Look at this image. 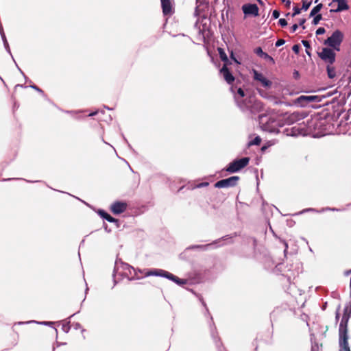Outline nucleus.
Returning a JSON list of instances; mask_svg holds the SVG:
<instances>
[{
	"label": "nucleus",
	"instance_id": "50",
	"mask_svg": "<svg viewBox=\"0 0 351 351\" xmlns=\"http://www.w3.org/2000/svg\"><path fill=\"white\" fill-rule=\"evenodd\" d=\"M1 33H4V32L3 27L0 25V34H1Z\"/></svg>",
	"mask_w": 351,
	"mask_h": 351
},
{
	"label": "nucleus",
	"instance_id": "14",
	"mask_svg": "<svg viewBox=\"0 0 351 351\" xmlns=\"http://www.w3.org/2000/svg\"><path fill=\"white\" fill-rule=\"evenodd\" d=\"M228 239L229 238H228L227 236H226V237L222 238V239ZM221 240V239H219V240H217V241H214L213 243H209V244H206V245H193V246H191L189 248L190 249H202V250H207L208 248V247L215 245V244H217L219 242H220Z\"/></svg>",
	"mask_w": 351,
	"mask_h": 351
},
{
	"label": "nucleus",
	"instance_id": "25",
	"mask_svg": "<svg viewBox=\"0 0 351 351\" xmlns=\"http://www.w3.org/2000/svg\"><path fill=\"white\" fill-rule=\"evenodd\" d=\"M202 305L205 307V313L207 314L208 315V317H210V324H213V317L212 316H210V313H209V311H208V308H207L206 306V304L205 303V302L203 300L202 298H200L199 299Z\"/></svg>",
	"mask_w": 351,
	"mask_h": 351
},
{
	"label": "nucleus",
	"instance_id": "33",
	"mask_svg": "<svg viewBox=\"0 0 351 351\" xmlns=\"http://www.w3.org/2000/svg\"><path fill=\"white\" fill-rule=\"evenodd\" d=\"M278 23L282 27H285L287 25V21L285 19H280L278 21Z\"/></svg>",
	"mask_w": 351,
	"mask_h": 351
},
{
	"label": "nucleus",
	"instance_id": "51",
	"mask_svg": "<svg viewBox=\"0 0 351 351\" xmlns=\"http://www.w3.org/2000/svg\"><path fill=\"white\" fill-rule=\"evenodd\" d=\"M97 113V112H94L93 113H90L88 116H90V117L93 116V115L96 114Z\"/></svg>",
	"mask_w": 351,
	"mask_h": 351
},
{
	"label": "nucleus",
	"instance_id": "6",
	"mask_svg": "<svg viewBox=\"0 0 351 351\" xmlns=\"http://www.w3.org/2000/svg\"><path fill=\"white\" fill-rule=\"evenodd\" d=\"M250 162L249 157H244L239 160H235L230 162L226 168V171L229 173H235L245 167Z\"/></svg>",
	"mask_w": 351,
	"mask_h": 351
},
{
	"label": "nucleus",
	"instance_id": "32",
	"mask_svg": "<svg viewBox=\"0 0 351 351\" xmlns=\"http://www.w3.org/2000/svg\"><path fill=\"white\" fill-rule=\"evenodd\" d=\"M285 43V40H283V39H278L276 41V43L275 44V46L278 47H280V46L283 45Z\"/></svg>",
	"mask_w": 351,
	"mask_h": 351
},
{
	"label": "nucleus",
	"instance_id": "10",
	"mask_svg": "<svg viewBox=\"0 0 351 351\" xmlns=\"http://www.w3.org/2000/svg\"><path fill=\"white\" fill-rule=\"evenodd\" d=\"M219 72L228 84H230L234 81V77L230 73L226 64L220 69Z\"/></svg>",
	"mask_w": 351,
	"mask_h": 351
},
{
	"label": "nucleus",
	"instance_id": "44",
	"mask_svg": "<svg viewBox=\"0 0 351 351\" xmlns=\"http://www.w3.org/2000/svg\"><path fill=\"white\" fill-rule=\"evenodd\" d=\"M73 326L76 330L81 328V325L79 323H75Z\"/></svg>",
	"mask_w": 351,
	"mask_h": 351
},
{
	"label": "nucleus",
	"instance_id": "49",
	"mask_svg": "<svg viewBox=\"0 0 351 351\" xmlns=\"http://www.w3.org/2000/svg\"><path fill=\"white\" fill-rule=\"evenodd\" d=\"M335 318H336V319H337V320H338V319H339V312H338V311L336 313Z\"/></svg>",
	"mask_w": 351,
	"mask_h": 351
},
{
	"label": "nucleus",
	"instance_id": "29",
	"mask_svg": "<svg viewBox=\"0 0 351 351\" xmlns=\"http://www.w3.org/2000/svg\"><path fill=\"white\" fill-rule=\"evenodd\" d=\"M322 14H316L315 15V17L313 20V25H317L318 24V23L322 20Z\"/></svg>",
	"mask_w": 351,
	"mask_h": 351
},
{
	"label": "nucleus",
	"instance_id": "13",
	"mask_svg": "<svg viewBox=\"0 0 351 351\" xmlns=\"http://www.w3.org/2000/svg\"><path fill=\"white\" fill-rule=\"evenodd\" d=\"M162 8V12L165 15L171 13V3L170 0H160Z\"/></svg>",
	"mask_w": 351,
	"mask_h": 351
},
{
	"label": "nucleus",
	"instance_id": "45",
	"mask_svg": "<svg viewBox=\"0 0 351 351\" xmlns=\"http://www.w3.org/2000/svg\"><path fill=\"white\" fill-rule=\"evenodd\" d=\"M326 210L338 211L339 210L335 208H326Z\"/></svg>",
	"mask_w": 351,
	"mask_h": 351
},
{
	"label": "nucleus",
	"instance_id": "9",
	"mask_svg": "<svg viewBox=\"0 0 351 351\" xmlns=\"http://www.w3.org/2000/svg\"><path fill=\"white\" fill-rule=\"evenodd\" d=\"M254 79V80L258 81L261 82V85L265 88H269L271 86L272 82L267 80L265 76L259 73L258 71L253 69L252 70Z\"/></svg>",
	"mask_w": 351,
	"mask_h": 351
},
{
	"label": "nucleus",
	"instance_id": "21",
	"mask_svg": "<svg viewBox=\"0 0 351 351\" xmlns=\"http://www.w3.org/2000/svg\"><path fill=\"white\" fill-rule=\"evenodd\" d=\"M1 38H2V40L3 42V45H4V47L6 49V51L9 53H11V51H10V46H9V44L8 43V40L6 39V37H5V33H1Z\"/></svg>",
	"mask_w": 351,
	"mask_h": 351
},
{
	"label": "nucleus",
	"instance_id": "30",
	"mask_svg": "<svg viewBox=\"0 0 351 351\" xmlns=\"http://www.w3.org/2000/svg\"><path fill=\"white\" fill-rule=\"evenodd\" d=\"M301 10H302V8H299L298 7L295 6L293 8V13L292 16H294L297 14H299L301 12Z\"/></svg>",
	"mask_w": 351,
	"mask_h": 351
},
{
	"label": "nucleus",
	"instance_id": "16",
	"mask_svg": "<svg viewBox=\"0 0 351 351\" xmlns=\"http://www.w3.org/2000/svg\"><path fill=\"white\" fill-rule=\"evenodd\" d=\"M97 213L99 214V215L101 218L105 219L106 220H107L109 222L112 223V222H117V220L116 219H114V217L110 216L108 213H107L104 210H99Z\"/></svg>",
	"mask_w": 351,
	"mask_h": 351
},
{
	"label": "nucleus",
	"instance_id": "38",
	"mask_svg": "<svg viewBox=\"0 0 351 351\" xmlns=\"http://www.w3.org/2000/svg\"><path fill=\"white\" fill-rule=\"evenodd\" d=\"M29 87L34 88V90H36L38 93H40L43 94V91L40 88H39L38 86H36V85H31V86H29Z\"/></svg>",
	"mask_w": 351,
	"mask_h": 351
},
{
	"label": "nucleus",
	"instance_id": "27",
	"mask_svg": "<svg viewBox=\"0 0 351 351\" xmlns=\"http://www.w3.org/2000/svg\"><path fill=\"white\" fill-rule=\"evenodd\" d=\"M237 95L239 96V97L237 96H235V99L238 98L239 100H245L243 99V97L245 96V93H244V90L241 88H239L237 89Z\"/></svg>",
	"mask_w": 351,
	"mask_h": 351
},
{
	"label": "nucleus",
	"instance_id": "53",
	"mask_svg": "<svg viewBox=\"0 0 351 351\" xmlns=\"http://www.w3.org/2000/svg\"><path fill=\"white\" fill-rule=\"evenodd\" d=\"M350 273H351V270L346 271V274L348 275V274H350Z\"/></svg>",
	"mask_w": 351,
	"mask_h": 351
},
{
	"label": "nucleus",
	"instance_id": "52",
	"mask_svg": "<svg viewBox=\"0 0 351 351\" xmlns=\"http://www.w3.org/2000/svg\"><path fill=\"white\" fill-rule=\"evenodd\" d=\"M306 53L310 56L311 53L308 51V49H306Z\"/></svg>",
	"mask_w": 351,
	"mask_h": 351
},
{
	"label": "nucleus",
	"instance_id": "56",
	"mask_svg": "<svg viewBox=\"0 0 351 351\" xmlns=\"http://www.w3.org/2000/svg\"><path fill=\"white\" fill-rule=\"evenodd\" d=\"M311 351H315V350L313 346L312 347Z\"/></svg>",
	"mask_w": 351,
	"mask_h": 351
},
{
	"label": "nucleus",
	"instance_id": "5",
	"mask_svg": "<svg viewBox=\"0 0 351 351\" xmlns=\"http://www.w3.org/2000/svg\"><path fill=\"white\" fill-rule=\"evenodd\" d=\"M318 57L326 64H334L336 60L335 50L329 47H324L317 52Z\"/></svg>",
	"mask_w": 351,
	"mask_h": 351
},
{
	"label": "nucleus",
	"instance_id": "4",
	"mask_svg": "<svg viewBox=\"0 0 351 351\" xmlns=\"http://www.w3.org/2000/svg\"><path fill=\"white\" fill-rule=\"evenodd\" d=\"M343 40V34L339 29L333 32L332 35L324 41V45H328L329 48L333 49L337 51H340V46Z\"/></svg>",
	"mask_w": 351,
	"mask_h": 351
},
{
	"label": "nucleus",
	"instance_id": "31",
	"mask_svg": "<svg viewBox=\"0 0 351 351\" xmlns=\"http://www.w3.org/2000/svg\"><path fill=\"white\" fill-rule=\"evenodd\" d=\"M302 43L303 45V46L306 48V49H308L311 48V45H310L309 41L303 40H302Z\"/></svg>",
	"mask_w": 351,
	"mask_h": 351
},
{
	"label": "nucleus",
	"instance_id": "43",
	"mask_svg": "<svg viewBox=\"0 0 351 351\" xmlns=\"http://www.w3.org/2000/svg\"><path fill=\"white\" fill-rule=\"evenodd\" d=\"M230 57L236 63L240 64V62L234 57V54H233L232 51L231 52Z\"/></svg>",
	"mask_w": 351,
	"mask_h": 351
},
{
	"label": "nucleus",
	"instance_id": "40",
	"mask_svg": "<svg viewBox=\"0 0 351 351\" xmlns=\"http://www.w3.org/2000/svg\"><path fill=\"white\" fill-rule=\"evenodd\" d=\"M306 22V19H300V21H299V25L298 26H302V28L303 29H305V27L304 26V24Z\"/></svg>",
	"mask_w": 351,
	"mask_h": 351
},
{
	"label": "nucleus",
	"instance_id": "12",
	"mask_svg": "<svg viewBox=\"0 0 351 351\" xmlns=\"http://www.w3.org/2000/svg\"><path fill=\"white\" fill-rule=\"evenodd\" d=\"M333 2L337 3V8L334 10H330L331 12H340L348 10L350 8L347 0H333Z\"/></svg>",
	"mask_w": 351,
	"mask_h": 351
},
{
	"label": "nucleus",
	"instance_id": "22",
	"mask_svg": "<svg viewBox=\"0 0 351 351\" xmlns=\"http://www.w3.org/2000/svg\"><path fill=\"white\" fill-rule=\"evenodd\" d=\"M287 135L296 136L298 132V129L296 127H293L291 129H287Z\"/></svg>",
	"mask_w": 351,
	"mask_h": 351
},
{
	"label": "nucleus",
	"instance_id": "34",
	"mask_svg": "<svg viewBox=\"0 0 351 351\" xmlns=\"http://www.w3.org/2000/svg\"><path fill=\"white\" fill-rule=\"evenodd\" d=\"M325 32H326V29L324 27H319L316 30V34L317 35L324 34Z\"/></svg>",
	"mask_w": 351,
	"mask_h": 351
},
{
	"label": "nucleus",
	"instance_id": "36",
	"mask_svg": "<svg viewBox=\"0 0 351 351\" xmlns=\"http://www.w3.org/2000/svg\"><path fill=\"white\" fill-rule=\"evenodd\" d=\"M292 50L295 53H298L300 51V46L298 45H294L292 47Z\"/></svg>",
	"mask_w": 351,
	"mask_h": 351
},
{
	"label": "nucleus",
	"instance_id": "54",
	"mask_svg": "<svg viewBox=\"0 0 351 351\" xmlns=\"http://www.w3.org/2000/svg\"><path fill=\"white\" fill-rule=\"evenodd\" d=\"M40 324L47 325L49 323L48 322H41Z\"/></svg>",
	"mask_w": 351,
	"mask_h": 351
},
{
	"label": "nucleus",
	"instance_id": "24",
	"mask_svg": "<svg viewBox=\"0 0 351 351\" xmlns=\"http://www.w3.org/2000/svg\"><path fill=\"white\" fill-rule=\"evenodd\" d=\"M315 98H316V96H303L302 95L299 97V100L300 101L306 100L308 101H315Z\"/></svg>",
	"mask_w": 351,
	"mask_h": 351
},
{
	"label": "nucleus",
	"instance_id": "2",
	"mask_svg": "<svg viewBox=\"0 0 351 351\" xmlns=\"http://www.w3.org/2000/svg\"><path fill=\"white\" fill-rule=\"evenodd\" d=\"M236 102L241 110L248 116L254 115L263 109L262 102L256 99L254 96H250L245 100H239L236 98Z\"/></svg>",
	"mask_w": 351,
	"mask_h": 351
},
{
	"label": "nucleus",
	"instance_id": "19",
	"mask_svg": "<svg viewBox=\"0 0 351 351\" xmlns=\"http://www.w3.org/2000/svg\"><path fill=\"white\" fill-rule=\"evenodd\" d=\"M203 5V1L202 0H196V6L195 8L194 15L195 16H200L202 9L201 6Z\"/></svg>",
	"mask_w": 351,
	"mask_h": 351
},
{
	"label": "nucleus",
	"instance_id": "55",
	"mask_svg": "<svg viewBox=\"0 0 351 351\" xmlns=\"http://www.w3.org/2000/svg\"><path fill=\"white\" fill-rule=\"evenodd\" d=\"M257 1L260 3V4H262L263 3V1L261 0H257Z\"/></svg>",
	"mask_w": 351,
	"mask_h": 351
},
{
	"label": "nucleus",
	"instance_id": "11",
	"mask_svg": "<svg viewBox=\"0 0 351 351\" xmlns=\"http://www.w3.org/2000/svg\"><path fill=\"white\" fill-rule=\"evenodd\" d=\"M127 208V204L121 202H114L110 207L111 211L116 215L123 213Z\"/></svg>",
	"mask_w": 351,
	"mask_h": 351
},
{
	"label": "nucleus",
	"instance_id": "7",
	"mask_svg": "<svg viewBox=\"0 0 351 351\" xmlns=\"http://www.w3.org/2000/svg\"><path fill=\"white\" fill-rule=\"evenodd\" d=\"M239 180V177L237 176H231L228 178L221 180L217 182L215 184V186L218 189L222 188H228L235 186L238 181Z\"/></svg>",
	"mask_w": 351,
	"mask_h": 351
},
{
	"label": "nucleus",
	"instance_id": "15",
	"mask_svg": "<svg viewBox=\"0 0 351 351\" xmlns=\"http://www.w3.org/2000/svg\"><path fill=\"white\" fill-rule=\"evenodd\" d=\"M332 64H326L327 75L330 79H334L337 76L336 69Z\"/></svg>",
	"mask_w": 351,
	"mask_h": 351
},
{
	"label": "nucleus",
	"instance_id": "42",
	"mask_svg": "<svg viewBox=\"0 0 351 351\" xmlns=\"http://www.w3.org/2000/svg\"><path fill=\"white\" fill-rule=\"evenodd\" d=\"M282 243L284 244L285 245V253H286V252L287 251V249H288V244L285 241H282Z\"/></svg>",
	"mask_w": 351,
	"mask_h": 351
},
{
	"label": "nucleus",
	"instance_id": "8",
	"mask_svg": "<svg viewBox=\"0 0 351 351\" xmlns=\"http://www.w3.org/2000/svg\"><path fill=\"white\" fill-rule=\"evenodd\" d=\"M242 10L246 16H258V7L254 3H246L242 5Z\"/></svg>",
	"mask_w": 351,
	"mask_h": 351
},
{
	"label": "nucleus",
	"instance_id": "17",
	"mask_svg": "<svg viewBox=\"0 0 351 351\" xmlns=\"http://www.w3.org/2000/svg\"><path fill=\"white\" fill-rule=\"evenodd\" d=\"M255 53H256L260 57L265 58V59H269L271 60H273V58L269 56L267 53L264 52L261 47H257L254 49Z\"/></svg>",
	"mask_w": 351,
	"mask_h": 351
},
{
	"label": "nucleus",
	"instance_id": "20",
	"mask_svg": "<svg viewBox=\"0 0 351 351\" xmlns=\"http://www.w3.org/2000/svg\"><path fill=\"white\" fill-rule=\"evenodd\" d=\"M323 7V5L322 3H319L318 5H317L316 6H315L311 11L310 12V17H312V16H314L315 15H316L320 10Z\"/></svg>",
	"mask_w": 351,
	"mask_h": 351
},
{
	"label": "nucleus",
	"instance_id": "48",
	"mask_svg": "<svg viewBox=\"0 0 351 351\" xmlns=\"http://www.w3.org/2000/svg\"><path fill=\"white\" fill-rule=\"evenodd\" d=\"M208 185V182H204V183H201L200 184H199L197 186V187H201V186H207Z\"/></svg>",
	"mask_w": 351,
	"mask_h": 351
},
{
	"label": "nucleus",
	"instance_id": "47",
	"mask_svg": "<svg viewBox=\"0 0 351 351\" xmlns=\"http://www.w3.org/2000/svg\"><path fill=\"white\" fill-rule=\"evenodd\" d=\"M293 75L295 78L298 77H299V72L297 71H295L294 73H293Z\"/></svg>",
	"mask_w": 351,
	"mask_h": 351
},
{
	"label": "nucleus",
	"instance_id": "1",
	"mask_svg": "<svg viewBox=\"0 0 351 351\" xmlns=\"http://www.w3.org/2000/svg\"><path fill=\"white\" fill-rule=\"evenodd\" d=\"M121 267L123 269L125 270L124 274L130 276V280L141 279L143 276L147 277L150 276H155L166 278L179 285H184L186 283V280L180 279L171 273L163 269H156L154 270L147 271L143 273L141 270H136L127 263H123Z\"/></svg>",
	"mask_w": 351,
	"mask_h": 351
},
{
	"label": "nucleus",
	"instance_id": "41",
	"mask_svg": "<svg viewBox=\"0 0 351 351\" xmlns=\"http://www.w3.org/2000/svg\"><path fill=\"white\" fill-rule=\"evenodd\" d=\"M283 3H285L287 8H289L291 3V1L290 0H282Z\"/></svg>",
	"mask_w": 351,
	"mask_h": 351
},
{
	"label": "nucleus",
	"instance_id": "37",
	"mask_svg": "<svg viewBox=\"0 0 351 351\" xmlns=\"http://www.w3.org/2000/svg\"><path fill=\"white\" fill-rule=\"evenodd\" d=\"M62 330L65 332H68L70 330V326L69 325V324H63L62 325Z\"/></svg>",
	"mask_w": 351,
	"mask_h": 351
},
{
	"label": "nucleus",
	"instance_id": "23",
	"mask_svg": "<svg viewBox=\"0 0 351 351\" xmlns=\"http://www.w3.org/2000/svg\"><path fill=\"white\" fill-rule=\"evenodd\" d=\"M261 143V138L260 136H256L252 141L249 143V145H259Z\"/></svg>",
	"mask_w": 351,
	"mask_h": 351
},
{
	"label": "nucleus",
	"instance_id": "26",
	"mask_svg": "<svg viewBox=\"0 0 351 351\" xmlns=\"http://www.w3.org/2000/svg\"><path fill=\"white\" fill-rule=\"evenodd\" d=\"M218 50H219V53L221 59L225 62H228V57H227L226 53L223 51V49L221 48H219Z\"/></svg>",
	"mask_w": 351,
	"mask_h": 351
},
{
	"label": "nucleus",
	"instance_id": "3",
	"mask_svg": "<svg viewBox=\"0 0 351 351\" xmlns=\"http://www.w3.org/2000/svg\"><path fill=\"white\" fill-rule=\"evenodd\" d=\"M259 122L261 128L270 133H278V128L280 126L279 121H277L274 117H269L265 114L259 116Z\"/></svg>",
	"mask_w": 351,
	"mask_h": 351
},
{
	"label": "nucleus",
	"instance_id": "46",
	"mask_svg": "<svg viewBox=\"0 0 351 351\" xmlns=\"http://www.w3.org/2000/svg\"><path fill=\"white\" fill-rule=\"evenodd\" d=\"M315 210L313 208H308V209H305L304 210H302L301 212V213H305V212H307V211H314Z\"/></svg>",
	"mask_w": 351,
	"mask_h": 351
},
{
	"label": "nucleus",
	"instance_id": "28",
	"mask_svg": "<svg viewBox=\"0 0 351 351\" xmlns=\"http://www.w3.org/2000/svg\"><path fill=\"white\" fill-rule=\"evenodd\" d=\"M311 5V1H303L302 9L307 10Z\"/></svg>",
	"mask_w": 351,
	"mask_h": 351
},
{
	"label": "nucleus",
	"instance_id": "39",
	"mask_svg": "<svg viewBox=\"0 0 351 351\" xmlns=\"http://www.w3.org/2000/svg\"><path fill=\"white\" fill-rule=\"evenodd\" d=\"M298 28V24H293L291 27V32L292 33L295 32Z\"/></svg>",
	"mask_w": 351,
	"mask_h": 351
},
{
	"label": "nucleus",
	"instance_id": "35",
	"mask_svg": "<svg viewBox=\"0 0 351 351\" xmlns=\"http://www.w3.org/2000/svg\"><path fill=\"white\" fill-rule=\"evenodd\" d=\"M280 16V12L277 10H275L272 12V17L275 19H278Z\"/></svg>",
	"mask_w": 351,
	"mask_h": 351
},
{
	"label": "nucleus",
	"instance_id": "18",
	"mask_svg": "<svg viewBox=\"0 0 351 351\" xmlns=\"http://www.w3.org/2000/svg\"><path fill=\"white\" fill-rule=\"evenodd\" d=\"M326 122V121L324 119H313V125H314V128L316 130V129H321L322 126L324 125V123Z\"/></svg>",
	"mask_w": 351,
	"mask_h": 351
}]
</instances>
